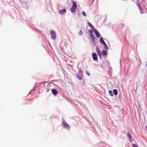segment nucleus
<instances>
[{"instance_id":"obj_1","label":"nucleus","mask_w":147,"mask_h":147,"mask_svg":"<svg viewBox=\"0 0 147 147\" xmlns=\"http://www.w3.org/2000/svg\"><path fill=\"white\" fill-rule=\"evenodd\" d=\"M77 5L75 1H73L72 6L70 9V11L72 13H74L76 10Z\"/></svg>"},{"instance_id":"obj_2","label":"nucleus","mask_w":147,"mask_h":147,"mask_svg":"<svg viewBox=\"0 0 147 147\" xmlns=\"http://www.w3.org/2000/svg\"><path fill=\"white\" fill-rule=\"evenodd\" d=\"M83 71L81 70H80L78 74L77 77L79 80H81L83 76Z\"/></svg>"},{"instance_id":"obj_3","label":"nucleus","mask_w":147,"mask_h":147,"mask_svg":"<svg viewBox=\"0 0 147 147\" xmlns=\"http://www.w3.org/2000/svg\"><path fill=\"white\" fill-rule=\"evenodd\" d=\"M50 34L51 35V38L53 40L55 39L56 36L55 32L53 30H51L50 32Z\"/></svg>"},{"instance_id":"obj_4","label":"nucleus","mask_w":147,"mask_h":147,"mask_svg":"<svg viewBox=\"0 0 147 147\" xmlns=\"http://www.w3.org/2000/svg\"><path fill=\"white\" fill-rule=\"evenodd\" d=\"M62 124L63 125V126L65 128H69V125L65 121H63L62 122Z\"/></svg>"},{"instance_id":"obj_5","label":"nucleus","mask_w":147,"mask_h":147,"mask_svg":"<svg viewBox=\"0 0 147 147\" xmlns=\"http://www.w3.org/2000/svg\"><path fill=\"white\" fill-rule=\"evenodd\" d=\"M92 57L94 60L95 61L97 60V56L95 53H93L92 55Z\"/></svg>"},{"instance_id":"obj_6","label":"nucleus","mask_w":147,"mask_h":147,"mask_svg":"<svg viewBox=\"0 0 147 147\" xmlns=\"http://www.w3.org/2000/svg\"><path fill=\"white\" fill-rule=\"evenodd\" d=\"M66 12V10L65 9H64L62 10H59V13L61 15H64Z\"/></svg>"},{"instance_id":"obj_7","label":"nucleus","mask_w":147,"mask_h":147,"mask_svg":"<svg viewBox=\"0 0 147 147\" xmlns=\"http://www.w3.org/2000/svg\"><path fill=\"white\" fill-rule=\"evenodd\" d=\"M96 50L98 55L99 56L100 58L101 57V53L100 49L97 46L96 47Z\"/></svg>"},{"instance_id":"obj_8","label":"nucleus","mask_w":147,"mask_h":147,"mask_svg":"<svg viewBox=\"0 0 147 147\" xmlns=\"http://www.w3.org/2000/svg\"><path fill=\"white\" fill-rule=\"evenodd\" d=\"M95 33L96 36L98 38H99L100 36V34L98 32V31L96 30V29L95 28L94 29H93V30Z\"/></svg>"},{"instance_id":"obj_9","label":"nucleus","mask_w":147,"mask_h":147,"mask_svg":"<svg viewBox=\"0 0 147 147\" xmlns=\"http://www.w3.org/2000/svg\"><path fill=\"white\" fill-rule=\"evenodd\" d=\"M127 136L128 137L129 140V141L130 142H132V141L131 140V139H132V138L131 137V135L128 133H127Z\"/></svg>"},{"instance_id":"obj_10","label":"nucleus","mask_w":147,"mask_h":147,"mask_svg":"<svg viewBox=\"0 0 147 147\" xmlns=\"http://www.w3.org/2000/svg\"><path fill=\"white\" fill-rule=\"evenodd\" d=\"M52 93L55 95H56L58 93L57 91L55 89H53L52 90Z\"/></svg>"},{"instance_id":"obj_11","label":"nucleus","mask_w":147,"mask_h":147,"mask_svg":"<svg viewBox=\"0 0 147 147\" xmlns=\"http://www.w3.org/2000/svg\"><path fill=\"white\" fill-rule=\"evenodd\" d=\"M88 25L90 27V28L92 29L93 30V29H94L95 28H94V27L92 25V24L89 22H88L87 23Z\"/></svg>"},{"instance_id":"obj_12","label":"nucleus","mask_w":147,"mask_h":147,"mask_svg":"<svg viewBox=\"0 0 147 147\" xmlns=\"http://www.w3.org/2000/svg\"><path fill=\"white\" fill-rule=\"evenodd\" d=\"M138 7L139 9H140V13L141 14H142L144 13V10H143L142 9L141 7H140V5H138Z\"/></svg>"},{"instance_id":"obj_13","label":"nucleus","mask_w":147,"mask_h":147,"mask_svg":"<svg viewBox=\"0 0 147 147\" xmlns=\"http://www.w3.org/2000/svg\"><path fill=\"white\" fill-rule=\"evenodd\" d=\"M103 45L104 46L105 49L106 50H108V48L106 44L105 43Z\"/></svg>"},{"instance_id":"obj_14","label":"nucleus","mask_w":147,"mask_h":147,"mask_svg":"<svg viewBox=\"0 0 147 147\" xmlns=\"http://www.w3.org/2000/svg\"><path fill=\"white\" fill-rule=\"evenodd\" d=\"M113 92L114 94L115 95H117L118 92L117 90L116 89H114L113 90Z\"/></svg>"},{"instance_id":"obj_15","label":"nucleus","mask_w":147,"mask_h":147,"mask_svg":"<svg viewBox=\"0 0 147 147\" xmlns=\"http://www.w3.org/2000/svg\"><path fill=\"white\" fill-rule=\"evenodd\" d=\"M89 34H90V36H93V35H94V33H93V32L92 31V30H89Z\"/></svg>"},{"instance_id":"obj_16","label":"nucleus","mask_w":147,"mask_h":147,"mask_svg":"<svg viewBox=\"0 0 147 147\" xmlns=\"http://www.w3.org/2000/svg\"><path fill=\"white\" fill-rule=\"evenodd\" d=\"M107 52L106 51L103 50L102 52V54L103 56H105L107 55Z\"/></svg>"},{"instance_id":"obj_17","label":"nucleus","mask_w":147,"mask_h":147,"mask_svg":"<svg viewBox=\"0 0 147 147\" xmlns=\"http://www.w3.org/2000/svg\"><path fill=\"white\" fill-rule=\"evenodd\" d=\"M109 95L110 96L112 97H113V94L112 91L111 90H109Z\"/></svg>"},{"instance_id":"obj_18","label":"nucleus","mask_w":147,"mask_h":147,"mask_svg":"<svg viewBox=\"0 0 147 147\" xmlns=\"http://www.w3.org/2000/svg\"><path fill=\"white\" fill-rule=\"evenodd\" d=\"M100 42L102 44L105 43L102 38H100Z\"/></svg>"},{"instance_id":"obj_19","label":"nucleus","mask_w":147,"mask_h":147,"mask_svg":"<svg viewBox=\"0 0 147 147\" xmlns=\"http://www.w3.org/2000/svg\"><path fill=\"white\" fill-rule=\"evenodd\" d=\"M91 39L92 41H94V40L95 38L94 35L90 36Z\"/></svg>"},{"instance_id":"obj_20","label":"nucleus","mask_w":147,"mask_h":147,"mask_svg":"<svg viewBox=\"0 0 147 147\" xmlns=\"http://www.w3.org/2000/svg\"><path fill=\"white\" fill-rule=\"evenodd\" d=\"M78 34L80 35L81 36L83 34V32L82 30H81L78 33Z\"/></svg>"},{"instance_id":"obj_21","label":"nucleus","mask_w":147,"mask_h":147,"mask_svg":"<svg viewBox=\"0 0 147 147\" xmlns=\"http://www.w3.org/2000/svg\"><path fill=\"white\" fill-rule=\"evenodd\" d=\"M82 15L86 17V13L84 11H83L82 12Z\"/></svg>"},{"instance_id":"obj_22","label":"nucleus","mask_w":147,"mask_h":147,"mask_svg":"<svg viewBox=\"0 0 147 147\" xmlns=\"http://www.w3.org/2000/svg\"><path fill=\"white\" fill-rule=\"evenodd\" d=\"M133 147H138V145L137 144H133Z\"/></svg>"},{"instance_id":"obj_23","label":"nucleus","mask_w":147,"mask_h":147,"mask_svg":"<svg viewBox=\"0 0 147 147\" xmlns=\"http://www.w3.org/2000/svg\"><path fill=\"white\" fill-rule=\"evenodd\" d=\"M86 74L88 75V76H90V73H89V72H88V71H86Z\"/></svg>"},{"instance_id":"obj_24","label":"nucleus","mask_w":147,"mask_h":147,"mask_svg":"<svg viewBox=\"0 0 147 147\" xmlns=\"http://www.w3.org/2000/svg\"><path fill=\"white\" fill-rule=\"evenodd\" d=\"M146 129H147V126H146Z\"/></svg>"},{"instance_id":"obj_25","label":"nucleus","mask_w":147,"mask_h":147,"mask_svg":"<svg viewBox=\"0 0 147 147\" xmlns=\"http://www.w3.org/2000/svg\"><path fill=\"white\" fill-rule=\"evenodd\" d=\"M146 65L147 66V63Z\"/></svg>"}]
</instances>
